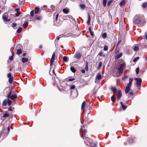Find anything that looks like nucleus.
I'll return each instance as SVG.
<instances>
[{
    "mask_svg": "<svg viewBox=\"0 0 147 147\" xmlns=\"http://www.w3.org/2000/svg\"><path fill=\"white\" fill-rule=\"evenodd\" d=\"M61 36H60V35H59V36H58V37H57V38H56V40H57V41H58V40H59V38H61Z\"/></svg>",
    "mask_w": 147,
    "mask_h": 147,
    "instance_id": "nucleus-58",
    "label": "nucleus"
},
{
    "mask_svg": "<svg viewBox=\"0 0 147 147\" xmlns=\"http://www.w3.org/2000/svg\"><path fill=\"white\" fill-rule=\"evenodd\" d=\"M135 137H131L128 138V140L130 142H133L134 140Z\"/></svg>",
    "mask_w": 147,
    "mask_h": 147,
    "instance_id": "nucleus-24",
    "label": "nucleus"
},
{
    "mask_svg": "<svg viewBox=\"0 0 147 147\" xmlns=\"http://www.w3.org/2000/svg\"><path fill=\"white\" fill-rule=\"evenodd\" d=\"M102 37L103 38L105 39L107 37V34L106 32H104L102 34Z\"/></svg>",
    "mask_w": 147,
    "mask_h": 147,
    "instance_id": "nucleus-35",
    "label": "nucleus"
},
{
    "mask_svg": "<svg viewBox=\"0 0 147 147\" xmlns=\"http://www.w3.org/2000/svg\"><path fill=\"white\" fill-rule=\"evenodd\" d=\"M19 9H20L19 8H18L16 9H15V11H17L18 12V11L19 10Z\"/></svg>",
    "mask_w": 147,
    "mask_h": 147,
    "instance_id": "nucleus-64",
    "label": "nucleus"
},
{
    "mask_svg": "<svg viewBox=\"0 0 147 147\" xmlns=\"http://www.w3.org/2000/svg\"><path fill=\"white\" fill-rule=\"evenodd\" d=\"M7 104V100L5 99L3 102L2 105L3 106H6Z\"/></svg>",
    "mask_w": 147,
    "mask_h": 147,
    "instance_id": "nucleus-22",
    "label": "nucleus"
},
{
    "mask_svg": "<svg viewBox=\"0 0 147 147\" xmlns=\"http://www.w3.org/2000/svg\"><path fill=\"white\" fill-rule=\"evenodd\" d=\"M107 0H103V5L105 6L106 5Z\"/></svg>",
    "mask_w": 147,
    "mask_h": 147,
    "instance_id": "nucleus-43",
    "label": "nucleus"
},
{
    "mask_svg": "<svg viewBox=\"0 0 147 147\" xmlns=\"http://www.w3.org/2000/svg\"><path fill=\"white\" fill-rule=\"evenodd\" d=\"M22 46L21 44H18L16 47V48H18V49H17L16 53L18 55L22 53V50L21 49V48Z\"/></svg>",
    "mask_w": 147,
    "mask_h": 147,
    "instance_id": "nucleus-7",
    "label": "nucleus"
},
{
    "mask_svg": "<svg viewBox=\"0 0 147 147\" xmlns=\"http://www.w3.org/2000/svg\"><path fill=\"white\" fill-rule=\"evenodd\" d=\"M133 22L134 24L139 27H141L145 24L146 20L143 15H137L134 18Z\"/></svg>",
    "mask_w": 147,
    "mask_h": 147,
    "instance_id": "nucleus-1",
    "label": "nucleus"
},
{
    "mask_svg": "<svg viewBox=\"0 0 147 147\" xmlns=\"http://www.w3.org/2000/svg\"><path fill=\"white\" fill-rule=\"evenodd\" d=\"M133 80V79L132 78H130L129 80V82L127 86H128L129 87H131L132 82Z\"/></svg>",
    "mask_w": 147,
    "mask_h": 147,
    "instance_id": "nucleus-11",
    "label": "nucleus"
},
{
    "mask_svg": "<svg viewBox=\"0 0 147 147\" xmlns=\"http://www.w3.org/2000/svg\"><path fill=\"white\" fill-rule=\"evenodd\" d=\"M122 53H119L117 55H115V59H117L120 58L122 55Z\"/></svg>",
    "mask_w": 147,
    "mask_h": 147,
    "instance_id": "nucleus-10",
    "label": "nucleus"
},
{
    "mask_svg": "<svg viewBox=\"0 0 147 147\" xmlns=\"http://www.w3.org/2000/svg\"><path fill=\"white\" fill-rule=\"evenodd\" d=\"M85 70L86 71H87L88 70V63H87L85 64Z\"/></svg>",
    "mask_w": 147,
    "mask_h": 147,
    "instance_id": "nucleus-41",
    "label": "nucleus"
},
{
    "mask_svg": "<svg viewBox=\"0 0 147 147\" xmlns=\"http://www.w3.org/2000/svg\"><path fill=\"white\" fill-rule=\"evenodd\" d=\"M81 71L82 73H84L85 72V70L83 69H82L81 70Z\"/></svg>",
    "mask_w": 147,
    "mask_h": 147,
    "instance_id": "nucleus-57",
    "label": "nucleus"
},
{
    "mask_svg": "<svg viewBox=\"0 0 147 147\" xmlns=\"http://www.w3.org/2000/svg\"><path fill=\"white\" fill-rule=\"evenodd\" d=\"M11 100L17 98V96L16 94H14L11 95L10 97Z\"/></svg>",
    "mask_w": 147,
    "mask_h": 147,
    "instance_id": "nucleus-23",
    "label": "nucleus"
},
{
    "mask_svg": "<svg viewBox=\"0 0 147 147\" xmlns=\"http://www.w3.org/2000/svg\"><path fill=\"white\" fill-rule=\"evenodd\" d=\"M13 59V56H10L9 58V59L10 60H12Z\"/></svg>",
    "mask_w": 147,
    "mask_h": 147,
    "instance_id": "nucleus-63",
    "label": "nucleus"
},
{
    "mask_svg": "<svg viewBox=\"0 0 147 147\" xmlns=\"http://www.w3.org/2000/svg\"><path fill=\"white\" fill-rule=\"evenodd\" d=\"M70 70L73 73L75 72L76 71V69L74 68V67L72 66L70 67Z\"/></svg>",
    "mask_w": 147,
    "mask_h": 147,
    "instance_id": "nucleus-33",
    "label": "nucleus"
},
{
    "mask_svg": "<svg viewBox=\"0 0 147 147\" xmlns=\"http://www.w3.org/2000/svg\"><path fill=\"white\" fill-rule=\"evenodd\" d=\"M78 95V91L77 89H74L73 90L71 91V95L74 98L76 97Z\"/></svg>",
    "mask_w": 147,
    "mask_h": 147,
    "instance_id": "nucleus-5",
    "label": "nucleus"
},
{
    "mask_svg": "<svg viewBox=\"0 0 147 147\" xmlns=\"http://www.w3.org/2000/svg\"><path fill=\"white\" fill-rule=\"evenodd\" d=\"M11 74L10 73H9L7 74V77L9 78L12 77L11 76Z\"/></svg>",
    "mask_w": 147,
    "mask_h": 147,
    "instance_id": "nucleus-55",
    "label": "nucleus"
},
{
    "mask_svg": "<svg viewBox=\"0 0 147 147\" xmlns=\"http://www.w3.org/2000/svg\"><path fill=\"white\" fill-rule=\"evenodd\" d=\"M8 110L9 111H12V109L11 107H10L8 108Z\"/></svg>",
    "mask_w": 147,
    "mask_h": 147,
    "instance_id": "nucleus-61",
    "label": "nucleus"
},
{
    "mask_svg": "<svg viewBox=\"0 0 147 147\" xmlns=\"http://www.w3.org/2000/svg\"><path fill=\"white\" fill-rule=\"evenodd\" d=\"M42 18V17L40 15H37L35 16V19L36 20H40Z\"/></svg>",
    "mask_w": 147,
    "mask_h": 147,
    "instance_id": "nucleus-18",
    "label": "nucleus"
},
{
    "mask_svg": "<svg viewBox=\"0 0 147 147\" xmlns=\"http://www.w3.org/2000/svg\"><path fill=\"white\" fill-rule=\"evenodd\" d=\"M63 59L64 61L67 62L68 61V57H67L66 56H64L63 57Z\"/></svg>",
    "mask_w": 147,
    "mask_h": 147,
    "instance_id": "nucleus-21",
    "label": "nucleus"
},
{
    "mask_svg": "<svg viewBox=\"0 0 147 147\" xmlns=\"http://www.w3.org/2000/svg\"><path fill=\"white\" fill-rule=\"evenodd\" d=\"M69 11V9L67 8H65L63 9V12L65 14H67Z\"/></svg>",
    "mask_w": 147,
    "mask_h": 147,
    "instance_id": "nucleus-16",
    "label": "nucleus"
},
{
    "mask_svg": "<svg viewBox=\"0 0 147 147\" xmlns=\"http://www.w3.org/2000/svg\"><path fill=\"white\" fill-rule=\"evenodd\" d=\"M24 1V0H19V3L20 4H22V3Z\"/></svg>",
    "mask_w": 147,
    "mask_h": 147,
    "instance_id": "nucleus-59",
    "label": "nucleus"
},
{
    "mask_svg": "<svg viewBox=\"0 0 147 147\" xmlns=\"http://www.w3.org/2000/svg\"><path fill=\"white\" fill-rule=\"evenodd\" d=\"M119 51V49L117 48V47L115 49V50L114 51V52L115 53H117Z\"/></svg>",
    "mask_w": 147,
    "mask_h": 147,
    "instance_id": "nucleus-49",
    "label": "nucleus"
},
{
    "mask_svg": "<svg viewBox=\"0 0 147 147\" xmlns=\"http://www.w3.org/2000/svg\"><path fill=\"white\" fill-rule=\"evenodd\" d=\"M125 1L124 0H123L120 3L119 5L121 6H124L125 5Z\"/></svg>",
    "mask_w": 147,
    "mask_h": 147,
    "instance_id": "nucleus-27",
    "label": "nucleus"
},
{
    "mask_svg": "<svg viewBox=\"0 0 147 147\" xmlns=\"http://www.w3.org/2000/svg\"><path fill=\"white\" fill-rule=\"evenodd\" d=\"M126 68V63L124 62H123L122 63L120 64L118 67V73L119 74V76L121 74L123 73V70Z\"/></svg>",
    "mask_w": 147,
    "mask_h": 147,
    "instance_id": "nucleus-2",
    "label": "nucleus"
},
{
    "mask_svg": "<svg viewBox=\"0 0 147 147\" xmlns=\"http://www.w3.org/2000/svg\"><path fill=\"white\" fill-rule=\"evenodd\" d=\"M142 47L143 48H146L147 47V45L142 44Z\"/></svg>",
    "mask_w": 147,
    "mask_h": 147,
    "instance_id": "nucleus-47",
    "label": "nucleus"
},
{
    "mask_svg": "<svg viewBox=\"0 0 147 147\" xmlns=\"http://www.w3.org/2000/svg\"><path fill=\"white\" fill-rule=\"evenodd\" d=\"M139 57H136L134 59V60H133V61L134 62H136L137 60H138V59H139Z\"/></svg>",
    "mask_w": 147,
    "mask_h": 147,
    "instance_id": "nucleus-40",
    "label": "nucleus"
},
{
    "mask_svg": "<svg viewBox=\"0 0 147 147\" xmlns=\"http://www.w3.org/2000/svg\"><path fill=\"white\" fill-rule=\"evenodd\" d=\"M86 104V102L85 101H84L82 103L81 106V109L82 110L84 108Z\"/></svg>",
    "mask_w": 147,
    "mask_h": 147,
    "instance_id": "nucleus-31",
    "label": "nucleus"
},
{
    "mask_svg": "<svg viewBox=\"0 0 147 147\" xmlns=\"http://www.w3.org/2000/svg\"><path fill=\"white\" fill-rule=\"evenodd\" d=\"M102 78V76L101 74L99 73L97 74L96 77L95 82L96 83H99Z\"/></svg>",
    "mask_w": 147,
    "mask_h": 147,
    "instance_id": "nucleus-4",
    "label": "nucleus"
},
{
    "mask_svg": "<svg viewBox=\"0 0 147 147\" xmlns=\"http://www.w3.org/2000/svg\"><path fill=\"white\" fill-rule=\"evenodd\" d=\"M54 60L52 59H51V61L50 63V65L51 66L53 64V62L54 61Z\"/></svg>",
    "mask_w": 147,
    "mask_h": 147,
    "instance_id": "nucleus-51",
    "label": "nucleus"
},
{
    "mask_svg": "<svg viewBox=\"0 0 147 147\" xmlns=\"http://www.w3.org/2000/svg\"><path fill=\"white\" fill-rule=\"evenodd\" d=\"M131 87H129L128 86H127L125 90V92L126 93H127L129 91Z\"/></svg>",
    "mask_w": 147,
    "mask_h": 147,
    "instance_id": "nucleus-14",
    "label": "nucleus"
},
{
    "mask_svg": "<svg viewBox=\"0 0 147 147\" xmlns=\"http://www.w3.org/2000/svg\"><path fill=\"white\" fill-rule=\"evenodd\" d=\"M108 49V47L107 46L105 45L104 46V50L107 51V50Z\"/></svg>",
    "mask_w": 147,
    "mask_h": 147,
    "instance_id": "nucleus-50",
    "label": "nucleus"
},
{
    "mask_svg": "<svg viewBox=\"0 0 147 147\" xmlns=\"http://www.w3.org/2000/svg\"><path fill=\"white\" fill-rule=\"evenodd\" d=\"M28 60V59L26 58H22V61L23 63L27 62Z\"/></svg>",
    "mask_w": 147,
    "mask_h": 147,
    "instance_id": "nucleus-19",
    "label": "nucleus"
},
{
    "mask_svg": "<svg viewBox=\"0 0 147 147\" xmlns=\"http://www.w3.org/2000/svg\"><path fill=\"white\" fill-rule=\"evenodd\" d=\"M8 15L7 13H4L2 16V18L4 21L7 22L9 21L10 20L8 19Z\"/></svg>",
    "mask_w": 147,
    "mask_h": 147,
    "instance_id": "nucleus-6",
    "label": "nucleus"
},
{
    "mask_svg": "<svg viewBox=\"0 0 147 147\" xmlns=\"http://www.w3.org/2000/svg\"><path fill=\"white\" fill-rule=\"evenodd\" d=\"M75 80L74 78H69L68 79V81H72Z\"/></svg>",
    "mask_w": 147,
    "mask_h": 147,
    "instance_id": "nucleus-54",
    "label": "nucleus"
},
{
    "mask_svg": "<svg viewBox=\"0 0 147 147\" xmlns=\"http://www.w3.org/2000/svg\"><path fill=\"white\" fill-rule=\"evenodd\" d=\"M102 63L101 62H99L98 65V69H99L100 67L102 66Z\"/></svg>",
    "mask_w": 147,
    "mask_h": 147,
    "instance_id": "nucleus-36",
    "label": "nucleus"
},
{
    "mask_svg": "<svg viewBox=\"0 0 147 147\" xmlns=\"http://www.w3.org/2000/svg\"><path fill=\"white\" fill-rule=\"evenodd\" d=\"M82 56V54L79 52H77L76 53L74 56L73 57L75 60H76V61H78L81 58Z\"/></svg>",
    "mask_w": 147,
    "mask_h": 147,
    "instance_id": "nucleus-3",
    "label": "nucleus"
},
{
    "mask_svg": "<svg viewBox=\"0 0 147 147\" xmlns=\"http://www.w3.org/2000/svg\"><path fill=\"white\" fill-rule=\"evenodd\" d=\"M120 104L121 105V107H122V108L123 109H126V106L124 105H123V103L122 102H120Z\"/></svg>",
    "mask_w": 147,
    "mask_h": 147,
    "instance_id": "nucleus-29",
    "label": "nucleus"
},
{
    "mask_svg": "<svg viewBox=\"0 0 147 147\" xmlns=\"http://www.w3.org/2000/svg\"><path fill=\"white\" fill-rule=\"evenodd\" d=\"M17 24L16 23H13L11 25V26L13 27H14L16 26Z\"/></svg>",
    "mask_w": 147,
    "mask_h": 147,
    "instance_id": "nucleus-52",
    "label": "nucleus"
},
{
    "mask_svg": "<svg viewBox=\"0 0 147 147\" xmlns=\"http://www.w3.org/2000/svg\"><path fill=\"white\" fill-rule=\"evenodd\" d=\"M75 86L74 85H72L71 86L70 88V90H73L75 89Z\"/></svg>",
    "mask_w": 147,
    "mask_h": 147,
    "instance_id": "nucleus-45",
    "label": "nucleus"
},
{
    "mask_svg": "<svg viewBox=\"0 0 147 147\" xmlns=\"http://www.w3.org/2000/svg\"><path fill=\"white\" fill-rule=\"evenodd\" d=\"M28 22L27 21H26L23 24V26L24 27L26 28L28 26Z\"/></svg>",
    "mask_w": 147,
    "mask_h": 147,
    "instance_id": "nucleus-20",
    "label": "nucleus"
},
{
    "mask_svg": "<svg viewBox=\"0 0 147 147\" xmlns=\"http://www.w3.org/2000/svg\"><path fill=\"white\" fill-rule=\"evenodd\" d=\"M9 116V114L7 113H5L4 114L3 116V117H8Z\"/></svg>",
    "mask_w": 147,
    "mask_h": 147,
    "instance_id": "nucleus-44",
    "label": "nucleus"
},
{
    "mask_svg": "<svg viewBox=\"0 0 147 147\" xmlns=\"http://www.w3.org/2000/svg\"><path fill=\"white\" fill-rule=\"evenodd\" d=\"M111 100L113 102H114L115 100H116V98L115 97V96L113 95L111 98Z\"/></svg>",
    "mask_w": 147,
    "mask_h": 147,
    "instance_id": "nucleus-28",
    "label": "nucleus"
},
{
    "mask_svg": "<svg viewBox=\"0 0 147 147\" xmlns=\"http://www.w3.org/2000/svg\"><path fill=\"white\" fill-rule=\"evenodd\" d=\"M34 10H32L30 11V15L31 17H33L34 16Z\"/></svg>",
    "mask_w": 147,
    "mask_h": 147,
    "instance_id": "nucleus-39",
    "label": "nucleus"
},
{
    "mask_svg": "<svg viewBox=\"0 0 147 147\" xmlns=\"http://www.w3.org/2000/svg\"><path fill=\"white\" fill-rule=\"evenodd\" d=\"M13 77H11L9 78V82L10 84H11L13 82Z\"/></svg>",
    "mask_w": 147,
    "mask_h": 147,
    "instance_id": "nucleus-26",
    "label": "nucleus"
},
{
    "mask_svg": "<svg viewBox=\"0 0 147 147\" xmlns=\"http://www.w3.org/2000/svg\"><path fill=\"white\" fill-rule=\"evenodd\" d=\"M87 132L86 131V130H84L82 132V135H83L85 136Z\"/></svg>",
    "mask_w": 147,
    "mask_h": 147,
    "instance_id": "nucleus-53",
    "label": "nucleus"
},
{
    "mask_svg": "<svg viewBox=\"0 0 147 147\" xmlns=\"http://www.w3.org/2000/svg\"><path fill=\"white\" fill-rule=\"evenodd\" d=\"M88 21L87 22V23L88 25H89L90 24V20H91V17L90 16V14H88Z\"/></svg>",
    "mask_w": 147,
    "mask_h": 147,
    "instance_id": "nucleus-15",
    "label": "nucleus"
},
{
    "mask_svg": "<svg viewBox=\"0 0 147 147\" xmlns=\"http://www.w3.org/2000/svg\"><path fill=\"white\" fill-rule=\"evenodd\" d=\"M127 76H125L124 77L122 78V80H124L127 78Z\"/></svg>",
    "mask_w": 147,
    "mask_h": 147,
    "instance_id": "nucleus-62",
    "label": "nucleus"
},
{
    "mask_svg": "<svg viewBox=\"0 0 147 147\" xmlns=\"http://www.w3.org/2000/svg\"><path fill=\"white\" fill-rule=\"evenodd\" d=\"M122 96V93L121 90H118L117 92V99L119 100L120 98Z\"/></svg>",
    "mask_w": 147,
    "mask_h": 147,
    "instance_id": "nucleus-9",
    "label": "nucleus"
},
{
    "mask_svg": "<svg viewBox=\"0 0 147 147\" xmlns=\"http://www.w3.org/2000/svg\"><path fill=\"white\" fill-rule=\"evenodd\" d=\"M112 2V0H110L108 1V5H109Z\"/></svg>",
    "mask_w": 147,
    "mask_h": 147,
    "instance_id": "nucleus-56",
    "label": "nucleus"
},
{
    "mask_svg": "<svg viewBox=\"0 0 147 147\" xmlns=\"http://www.w3.org/2000/svg\"><path fill=\"white\" fill-rule=\"evenodd\" d=\"M79 7L81 10H84L86 7L85 5L84 4H80L79 5Z\"/></svg>",
    "mask_w": 147,
    "mask_h": 147,
    "instance_id": "nucleus-12",
    "label": "nucleus"
},
{
    "mask_svg": "<svg viewBox=\"0 0 147 147\" xmlns=\"http://www.w3.org/2000/svg\"><path fill=\"white\" fill-rule=\"evenodd\" d=\"M8 91L9 92V93L7 96V98H10V97L11 96V90H8Z\"/></svg>",
    "mask_w": 147,
    "mask_h": 147,
    "instance_id": "nucleus-32",
    "label": "nucleus"
},
{
    "mask_svg": "<svg viewBox=\"0 0 147 147\" xmlns=\"http://www.w3.org/2000/svg\"><path fill=\"white\" fill-rule=\"evenodd\" d=\"M7 103L8 104V105L9 106H10L11 103V101L9 99L7 100Z\"/></svg>",
    "mask_w": 147,
    "mask_h": 147,
    "instance_id": "nucleus-38",
    "label": "nucleus"
},
{
    "mask_svg": "<svg viewBox=\"0 0 147 147\" xmlns=\"http://www.w3.org/2000/svg\"><path fill=\"white\" fill-rule=\"evenodd\" d=\"M147 6V3L145 2L144 3H143V4L142 5V7L144 8H146Z\"/></svg>",
    "mask_w": 147,
    "mask_h": 147,
    "instance_id": "nucleus-37",
    "label": "nucleus"
},
{
    "mask_svg": "<svg viewBox=\"0 0 147 147\" xmlns=\"http://www.w3.org/2000/svg\"><path fill=\"white\" fill-rule=\"evenodd\" d=\"M55 52H53V54H52V57L51 58V59L54 60L55 58Z\"/></svg>",
    "mask_w": 147,
    "mask_h": 147,
    "instance_id": "nucleus-42",
    "label": "nucleus"
},
{
    "mask_svg": "<svg viewBox=\"0 0 147 147\" xmlns=\"http://www.w3.org/2000/svg\"><path fill=\"white\" fill-rule=\"evenodd\" d=\"M58 14H56V16H55V20L54 21V24L56 26H58L59 25L57 24L56 23V22H57L58 16Z\"/></svg>",
    "mask_w": 147,
    "mask_h": 147,
    "instance_id": "nucleus-13",
    "label": "nucleus"
},
{
    "mask_svg": "<svg viewBox=\"0 0 147 147\" xmlns=\"http://www.w3.org/2000/svg\"><path fill=\"white\" fill-rule=\"evenodd\" d=\"M39 8L38 7H36L35 9V14H37L39 12Z\"/></svg>",
    "mask_w": 147,
    "mask_h": 147,
    "instance_id": "nucleus-30",
    "label": "nucleus"
},
{
    "mask_svg": "<svg viewBox=\"0 0 147 147\" xmlns=\"http://www.w3.org/2000/svg\"><path fill=\"white\" fill-rule=\"evenodd\" d=\"M111 89L114 93L116 92L117 91V89L115 87H111Z\"/></svg>",
    "mask_w": 147,
    "mask_h": 147,
    "instance_id": "nucleus-25",
    "label": "nucleus"
},
{
    "mask_svg": "<svg viewBox=\"0 0 147 147\" xmlns=\"http://www.w3.org/2000/svg\"><path fill=\"white\" fill-rule=\"evenodd\" d=\"M139 67H137L136 70V73L137 74H138L139 73Z\"/></svg>",
    "mask_w": 147,
    "mask_h": 147,
    "instance_id": "nucleus-46",
    "label": "nucleus"
},
{
    "mask_svg": "<svg viewBox=\"0 0 147 147\" xmlns=\"http://www.w3.org/2000/svg\"><path fill=\"white\" fill-rule=\"evenodd\" d=\"M138 46L139 45L138 44L135 45L134 46H133V47L134 48V50L135 51H138L139 49Z\"/></svg>",
    "mask_w": 147,
    "mask_h": 147,
    "instance_id": "nucleus-17",
    "label": "nucleus"
},
{
    "mask_svg": "<svg viewBox=\"0 0 147 147\" xmlns=\"http://www.w3.org/2000/svg\"><path fill=\"white\" fill-rule=\"evenodd\" d=\"M134 80L137 81L136 84L137 85H139L140 86H141V84L142 82V79L140 78H134Z\"/></svg>",
    "mask_w": 147,
    "mask_h": 147,
    "instance_id": "nucleus-8",
    "label": "nucleus"
},
{
    "mask_svg": "<svg viewBox=\"0 0 147 147\" xmlns=\"http://www.w3.org/2000/svg\"><path fill=\"white\" fill-rule=\"evenodd\" d=\"M85 140H86L88 141V142H89V141L90 140V139L89 138H88V137L86 138H85Z\"/></svg>",
    "mask_w": 147,
    "mask_h": 147,
    "instance_id": "nucleus-60",
    "label": "nucleus"
},
{
    "mask_svg": "<svg viewBox=\"0 0 147 147\" xmlns=\"http://www.w3.org/2000/svg\"><path fill=\"white\" fill-rule=\"evenodd\" d=\"M20 11H18L16 14V17H18L20 15Z\"/></svg>",
    "mask_w": 147,
    "mask_h": 147,
    "instance_id": "nucleus-48",
    "label": "nucleus"
},
{
    "mask_svg": "<svg viewBox=\"0 0 147 147\" xmlns=\"http://www.w3.org/2000/svg\"><path fill=\"white\" fill-rule=\"evenodd\" d=\"M22 28L21 27H20L17 30V32L18 33H20L22 30Z\"/></svg>",
    "mask_w": 147,
    "mask_h": 147,
    "instance_id": "nucleus-34",
    "label": "nucleus"
}]
</instances>
